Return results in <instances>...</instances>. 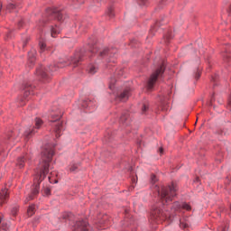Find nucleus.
I'll return each mask as SVG.
<instances>
[{"label": "nucleus", "mask_w": 231, "mask_h": 231, "mask_svg": "<svg viewBox=\"0 0 231 231\" xmlns=\"http://www.w3.org/2000/svg\"><path fill=\"white\" fill-rule=\"evenodd\" d=\"M196 181H197V183H198V182L199 181V179H197Z\"/></svg>", "instance_id": "a19ab883"}, {"label": "nucleus", "mask_w": 231, "mask_h": 231, "mask_svg": "<svg viewBox=\"0 0 231 231\" xmlns=\"http://www.w3.org/2000/svg\"><path fill=\"white\" fill-rule=\"evenodd\" d=\"M107 14H108L110 17H113V15H115V14H113V10H112L111 8L108 9Z\"/></svg>", "instance_id": "f704fd0d"}, {"label": "nucleus", "mask_w": 231, "mask_h": 231, "mask_svg": "<svg viewBox=\"0 0 231 231\" xmlns=\"http://www.w3.org/2000/svg\"><path fill=\"white\" fill-rule=\"evenodd\" d=\"M120 122L125 125H129V113L123 114L120 117Z\"/></svg>", "instance_id": "f8f14e48"}, {"label": "nucleus", "mask_w": 231, "mask_h": 231, "mask_svg": "<svg viewBox=\"0 0 231 231\" xmlns=\"http://www.w3.org/2000/svg\"><path fill=\"white\" fill-rule=\"evenodd\" d=\"M44 194L45 196H50V194H51V190L50 189V188L44 189Z\"/></svg>", "instance_id": "c85d7f7f"}, {"label": "nucleus", "mask_w": 231, "mask_h": 231, "mask_svg": "<svg viewBox=\"0 0 231 231\" xmlns=\"http://www.w3.org/2000/svg\"><path fill=\"white\" fill-rule=\"evenodd\" d=\"M46 71L49 73H53V71H57V67L51 66L48 69H44L41 67L40 69H36L37 75H40L42 79H46V77H48V74H46Z\"/></svg>", "instance_id": "423d86ee"}, {"label": "nucleus", "mask_w": 231, "mask_h": 231, "mask_svg": "<svg viewBox=\"0 0 231 231\" xmlns=\"http://www.w3.org/2000/svg\"><path fill=\"white\" fill-rule=\"evenodd\" d=\"M42 125V121L41 120V118H36L35 119V129H41Z\"/></svg>", "instance_id": "aec40b11"}, {"label": "nucleus", "mask_w": 231, "mask_h": 231, "mask_svg": "<svg viewBox=\"0 0 231 231\" xmlns=\"http://www.w3.org/2000/svg\"><path fill=\"white\" fill-rule=\"evenodd\" d=\"M148 109H149V106L147 105H143V106L142 108V112L145 113Z\"/></svg>", "instance_id": "2f4dec72"}, {"label": "nucleus", "mask_w": 231, "mask_h": 231, "mask_svg": "<svg viewBox=\"0 0 231 231\" xmlns=\"http://www.w3.org/2000/svg\"><path fill=\"white\" fill-rule=\"evenodd\" d=\"M199 77H201V71L197 70V73L195 75V79H199Z\"/></svg>", "instance_id": "72a5a7b5"}, {"label": "nucleus", "mask_w": 231, "mask_h": 231, "mask_svg": "<svg viewBox=\"0 0 231 231\" xmlns=\"http://www.w3.org/2000/svg\"><path fill=\"white\" fill-rule=\"evenodd\" d=\"M181 210H187L188 212L192 210V207H190L188 203H180L175 202L171 207V213L167 211L163 212V209L155 206L151 212V221L153 223H162V221H168L171 223L172 219H174V216H179Z\"/></svg>", "instance_id": "f03ea898"}, {"label": "nucleus", "mask_w": 231, "mask_h": 231, "mask_svg": "<svg viewBox=\"0 0 231 231\" xmlns=\"http://www.w3.org/2000/svg\"><path fill=\"white\" fill-rule=\"evenodd\" d=\"M74 230L89 231V226L86 221H79L74 225Z\"/></svg>", "instance_id": "0eeeda50"}, {"label": "nucleus", "mask_w": 231, "mask_h": 231, "mask_svg": "<svg viewBox=\"0 0 231 231\" xmlns=\"http://www.w3.org/2000/svg\"><path fill=\"white\" fill-rule=\"evenodd\" d=\"M28 95H32V86L25 87L24 88V97H28Z\"/></svg>", "instance_id": "412c9836"}, {"label": "nucleus", "mask_w": 231, "mask_h": 231, "mask_svg": "<svg viewBox=\"0 0 231 231\" xmlns=\"http://www.w3.org/2000/svg\"><path fill=\"white\" fill-rule=\"evenodd\" d=\"M116 82V79H111L110 84H109V89H113L114 88V86H115Z\"/></svg>", "instance_id": "cd10ccee"}, {"label": "nucleus", "mask_w": 231, "mask_h": 231, "mask_svg": "<svg viewBox=\"0 0 231 231\" xmlns=\"http://www.w3.org/2000/svg\"><path fill=\"white\" fill-rule=\"evenodd\" d=\"M32 134H35V130L29 128L28 130H25L23 136L25 140H28Z\"/></svg>", "instance_id": "2eb2a0df"}, {"label": "nucleus", "mask_w": 231, "mask_h": 231, "mask_svg": "<svg viewBox=\"0 0 231 231\" xmlns=\"http://www.w3.org/2000/svg\"><path fill=\"white\" fill-rule=\"evenodd\" d=\"M51 180V177L49 176V180Z\"/></svg>", "instance_id": "79ce46f5"}, {"label": "nucleus", "mask_w": 231, "mask_h": 231, "mask_svg": "<svg viewBox=\"0 0 231 231\" xmlns=\"http://www.w3.org/2000/svg\"><path fill=\"white\" fill-rule=\"evenodd\" d=\"M28 157H20L18 160H17V165L18 167H20V169H23V167H24V162H26V159Z\"/></svg>", "instance_id": "dca6fc26"}, {"label": "nucleus", "mask_w": 231, "mask_h": 231, "mask_svg": "<svg viewBox=\"0 0 231 231\" xmlns=\"http://www.w3.org/2000/svg\"><path fill=\"white\" fill-rule=\"evenodd\" d=\"M62 117V113H60V110L52 111L51 113V122L52 124H55V134L57 138L60 136V133H62V123L60 122V118Z\"/></svg>", "instance_id": "20e7f679"}, {"label": "nucleus", "mask_w": 231, "mask_h": 231, "mask_svg": "<svg viewBox=\"0 0 231 231\" xmlns=\"http://www.w3.org/2000/svg\"><path fill=\"white\" fill-rule=\"evenodd\" d=\"M217 231H228V227H226V226H223L218 227Z\"/></svg>", "instance_id": "c756f323"}, {"label": "nucleus", "mask_w": 231, "mask_h": 231, "mask_svg": "<svg viewBox=\"0 0 231 231\" xmlns=\"http://www.w3.org/2000/svg\"><path fill=\"white\" fill-rule=\"evenodd\" d=\"M130 92L128 89L124 90L116 98L120 102H125L129 98Z\"/></svg>", "instance_id": "6e6552de"}, {"label": "nucleus", "mask_w": 231, "mask_h": 231, "mask_svg": "<svg viewBox=\"0 0 231 231\" xmlns=\"http://www.w3.org/2000/svg\"><path fill=\"white\" fill-rule=\"evenodd\" d=\"M82 107H91V101H84L82 104Z\"/></svg>", "instance_id": "bb28decb"}, {"label": "nucleus", "mask_w": 231, "mask_h": 231, "mask_svg": "<svg viewBox=\"0 0 231 231\" xmlns=\"http://www.w3.org/2000/svg\"><path fill=\"white\" fill-rule=\"evenodd\" d=\"M81 60L80 58H74L71 62L74 66H79V61Z\"/></svg>", "instance_id": "393cba45"}, {"label": "nucleus", "mask_w": 231, "mask_h": 231, "mask_svg": "<svg viewBox=\"0 0 231 231\" xmlns=\"http://www.w3.org/2000/svg\"><path fill=\"white\" fill-rule=\"evenodd\" d=\"M2 221H3V217L0 216V225H1Z\"/></svg>", "instance_id": "58836bf2"}, {"label": "nucleus", "mask_w": 231, "mask_h": 231, "mask_svg": "<svg viewBox=\"0 0 231 231\" xmlns=\"http://www.w3.org/2000/svg\"><path fill=\"white\" fill-rule=\"evenodd\" d=\"M180 228L185 230V228H189L190 226V217H183L180 219Z\"/></svg>", "instance_id": "1a4fd4ad"}, {"label": "nucleus", "mask_w": 231, "mask_h": 231, "mask_svg": "<svg viewBox=\"0 0 231 231\" xmlns=\"http://www.w3.org/2000/svg\"><path fill=\"white\" fill-rule=\"evenodd\" d=\"M163 71H165V66L161 65L159 69L154 71L152 76L150 77V79L148 80L147 84V89L151 91L152 88H154V84H156V80H158L159 77H162L163 75Z\"/></svg>", "instance_id": "39448f33"}, {"label": "nucleus", "mask_w": 231, "mask_h": 231, "mask_svg": "<svg viewBox=\"0 0 231 231\" xmlns=\"http://www.w3.org/2000/svg\"><path fill=\"white\" fill-rule=\"evenodd\" d=\"M74 4L77 5V2H75V0H74Z\"/></svg>", "instance_id": "37998d69"}, {"label": "nucleus", "mask_w": 231, "mask_h": 231, "mask_svg": "<svg viewBox=\"0 0 231 231\" xmlns=\"http://www.w3.org/2000/svg\"><path fill=\"white\" fill-rule=\"evenodd\" d=\"M60 33V28L57 25L52 26L51 29V37H55V35Z\"/></svg>", "instance_id": "ddd939ff"}, {"label": "nucleus", "mask_w": 231, "mask_h": 231, "mask_svg": "<svg viewBox=\"0 0 231 231\" xmlns=\"http://www.w3.org/2000/svg\"><path fill=\"white\" fill-rule=\"evenodd\" d=\"M46 50V43L44 42H40V52L42 53Z\"/></svg>", "instance_id": "b1692460"}, {"label": "nucleus", "mask_w": 231, "mask_h": 231, "mask_svg": "<svg viewBox=\"0 0 231 231\" xmlns=\"http://www.w3.org/2000/svg\"><path fill=\"white\" fill-rule=\"evenodd\" d=\"M97 71H98V68L97 67V65L88 66V73H90V75H95Z\"/></svg>", "instance_id": "f3484780"}, {"label": "nucleus", "mask_w": 231, "mask_h": 231, "mask_svg": "<svg viewBox=\"0 0 231 231\" xmlns=\"http://www.w3.org/2000/svg\"><path fill=\"white\" fill-rule=\"evenodd\" d=\"M53 147L50 144H46L42 151V158L39 164V172L34 178V184L32 186V192L25 199V203L33 199V196L39 194V188L41 181L46 178V174L50 172V163L51 162V158H53Z\"/></svg>", "instance_id": "f257e3e1"}, {"label": "nucleus", "mask_w": 231, "mask_h": 231, "mask_svg": "<svg viewBox=\"0 0 231 231\" xmlns=\"http://www.w3.org/2000/svg\"><path fill=\"white\" fill-rule=\"evenodd\" d=\"M176 185L172 184L171 186L162 187L161 191L158 189L159 198L163 205L166 203H171L172 198L176 196Z\"/></svg>", "instance_id": "7ed1b4c3"}, {"label": "nucleus", "mask_w": 231, "mask_h": 231, "mask_svg": "<svg viewBox=\"0 0 231 231\" xmlns=\"http://www.w3.org/2000/svg\"><path fill=\"white\" fill-rule=\"evenodd\" d=\"M92 53H98V48L97 46H94L91 50Z\"/></svg>", "instance_id": "7c9ffc66"}, {"label": "nucleus", "mask_w": 231, "mask_h": 231, "mask_svg": "<svg viewBox=\"0 0 231 231\" xmlns=\"http://www.w3.org/2000/svg\"><path fill=\"white\" fill-rule=\"evenodd\" d=\"M2 6H3V5L0 4V12H1V8H2Z\"/></svg>", "instance_id": "ea45409f"}, {"label": "nucleus", "mask_w": 231, "mask_h": 231, "mask_svg": "<svg viewBox=\"0 0 231 231\" xmlns=\"http://www.w3.org/2000/svg\"><path fill=\"white\" fill-rule=\"evenodd\" d=\"M27 214L30 217L33 216V214H35V206H33V205L30 206L27 210Z\"/></svg>", "instance_id": "a211bd4d"}, {"label": "nucleus", "mask_w": 231, "mask_h": 231, "mask_svg": "<svg viewBox=\"0 0 231 231\" xmlns=\"http://www.w3.org/2000/svg\"><path fill=\"white\" fill-rule=\"evenodd\" d=\"M151 180H152V183L158 181V179H156V175H152Z\"/></svg>", "instance_id": "473e14b6"}, {"label": "nucleus", "mask_w": 231, "mask_h": 231, "mask_svg": "<svg viewBox=\"0 0 231 231\" xmlns=\"http://www.w3.org/2000/svg\"><path fill=\"white\" fill-rule=\"evenodd\" d=\"M133 181H134V183L136 180H134Z\"/></svg>", "instance_id": "c03bdc74"}, {"label": "nucleus", "mask_w": 231, "mask_h": 231, "mask_svg": "<svg viewBox=\"0 0 231 231\" xmlns=\"http://www.w3.org/2000/svg\"><path fill=\"white\" fill-rule=\"evenodd\" d=\"M77 169H79V164H77V163L70 164V166H69L70 172H75V171H77Z\"/></svg>", "instance_id": "4be33fe9"}, {"label": "nucleus", "mask_w": 231, "mask_h": 231, "mask_svg": "<svg viewBox=\"0 0 231 231\" xmlns=\"http://www.w3.org/2000/svg\"><path fill=\"white\" fill-rule=\"evenodd\" d=\"M162 111H169V105L165 102H162L161 105Z\"/></svg>", "instance_id": "5701e85b"}, {"label": "nucleus", "mask_w": 231, "mask_h": 231, "mask_svg": "<svg viewBox=\"0 0 231 231\" xmlns=\"http://www.w3.org/2000/svg\"><path fill=\"white\" fill-rule=\"evenodd\" d=\"M50 13L52 14L53 17L58 19V21H62V14H60V12L57 10H54V11L50 10Z\"/></svg>", "instance_id": "4468645a"}, {"label": "nucleus", "mask_w": 231, "mask_h": 231, "mask_svg": "<svg viewBox=\"0 0 231 231\" xmlns=\"http://www.w3.org/2000/svg\"><path fill=\"white\" fill-rule=\"evenodd\" d=\"M7 199H8V189H4L0 193V205H4V203H5Z\"/></svg>", "instance_id": "9d476101"}, {"label": "nucleus", "mask_w": 231, "mask_h": 231, "mask_svg": "<svg viewBox=\"0 0 231 231\" xmlns=\"http://www.w3.org/2000/svg\"><path fill=\"white\" fill-rule=\"evenodd\" d=\"M111 51L109 49H103L99 51L98 55L99 57H105V55H107V53H110Z\"/></svg>", "instance_id": "6ab92c4d"}, {"label": "nucleus", "mask_w": 231, "mask_h": 231, "mask_svg": "<svg viewBox=\"0 0 231 231\" xmlns=\"http://www.w3.org/2000/svg\"><path fill=\"white\" fill-rule=\"evenodd\" d=\"M58 68H64V66H62V63H59Z\"/></svg>", "instance_id": "4c0bfd02"}, {"label": "nucleus", "mask_w": 231, "mask_h": 231, "mask_svg": "<svg viewBox=\"0 0 231 231\" xmlns=\"http://www.w3.org/2000/svg\"><path fill=\"white\" fill-rule=\"evenodd\" d=\"M35 55H37V51L35 50L28 52V61L30 64H33L35 62Z\"/></svg>", "instance_id": "9b49d317"}, {"label": "nucleus", "mask_w": 231, "mask_h": 231, "mask_svg": "<svg viewBox=\"0 0 231 231\" xmlns=\"http://www.w3.org/2000/svg\"><path fill=\"white\" fill-rule=\"evenodd\" d=\"M17 6V4H9L7 5V10H9V12H12V10H14V8H15Z\"/></svg>", "instance_id": "a878e982"}, {"label": "nucleus", "mask_w": 231, "mask_h": 231, "mask_svg": "<svg viewBox=\"0 0 231 231\" xmlns=\"http://www.w3.org/2000/svg\"><path fill=\"white\" fill-rule=\"evenodd\" d=\"M147 0H140V2H139V5H145V2H146Z\"/></svg>", "instance_id": "c9c22d12"}, {"label": "nucleus", "mask_w": 231, "mask_h": 231, "mask_svg": "<svg viewBox=\"0 0 231 231\" xmlns=\"http://www.w3.org/2000/svg\"><path fill=\"white\" fill-rule=\"evenodd\" d=\"M160 154H163V148L159 149Z\"/></svg>", "instance_id": "e433bc0d"}]
</instances>
